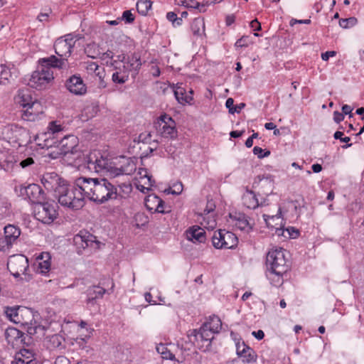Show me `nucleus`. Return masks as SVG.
<instances>
[{"instance_id":"f3484780","label":"nucleus","mask_w":364,"mask_h":364,"mask_svg":"<svg viewBox=\"0 0 364 364\" xmlns=\"http://www.w3.org/2000/svg\"><path fill=\"white\" fill-rule=\"evenodd\" d=\"M236 352L239 358L244 363H252L256 360V355L252 348L247 346L245 342L236 343Z\"/></svg>"},{"instance_id":"72a5a7b5","label":"nucleus","mask_w":364,"mask_h":364,"mask_svg":"<svg viewBox=\"0 0 364 364\" xmlns=\"http://www.w3.org/2000/svg\"><path fill=\"white\" fill-rule=\"evenodd\" d=\"M156 351L161 354L163 359L173 360L175 355L168 349L166 345L159 343L156 346Z\"/></svg>"},{"instance_id":"49530a36","label":"nucleus","mask_w":364,"mask_h":364,"mask_svg":"<svg viewBox=\"0 0 364 364\" xmlns=\"http://www.w3.org/2000/svg\"><path fill=\"white\" fill-rule=\"evenodd\" d=\"M65 127L58 121H52L49 123L48 129L53 134H57L63 131Z\"/></svg>"},{"instance_id":"b1692460","label":"nucleus","mask_w":364,"mask_h":364,"mask_svg":"<svg viewBox=\"0 0 364 364\" xmlns=\"http://www.w3.org/2000/svg\"><path fill=\"white\" fill-rule=\"evenodd\" d=\"M126 66L129 68L134 77L138 73L142 65L141 56L137 53H134L128 55L125 63Z\"/></svg>"},{"instance_id":"0eeeda50","label":"nucleus","mask_w":364,"mask_h":364,"mask_svg":"<svg viewBox=\"0 0 364 364\" xmlns=\"http://www.w3.org/2000/svg\"><path fill=\"white\" fill-rule=\"evenodd\" d=\"M80 38L79 35L74 33H68L58 38L54 43L55 53L67 60L68 58L70 56L76 42Z\"/></svg>"},{"instance_id":"09e8293b","label":"nucleus","mask_w":364,"mask_h":364,"mask_svg":"<svg viewBox=\"0 0 364 364\" xmlns=\"http://www.w3.org/2000/svg\"><path fill=\"white\" fill-rule=\"evenodd\" d=\"M166 191L172 195H179L183 191V184L181 182L174 183L172 187H170Z\"/></svg>"},{"instance_id":"393cba45","label":"nucleus","mask_w":364,"mask_h":364,"mask_svg":"<svg viewBox=\"0 0 364 364\" xmlns=\"http://www.w3.org/2000/svg\"><path fill=\"white\" fill-rule=\"evenodd\" d=\"M50 256L49 253L43 252L36 258V265L38 272L46 274L48 272L50 267Z\"/></svg>"},{"instance_id":"37998d69","label":"nucleus","mask_w":364,"mask_h":364,"mask_svg":"<svg viewBox=\"0 0 364 364\" xmlns=\"http://www.w3.org/2000/svg\"><path fill=\"white\" fill-rule=\"evenodd\" d=\"M11 77V72L9 68L4 65H0V84L7 83Z\"/></svg>"},{"instance_id":"cd10ccee","label":"nucleus","mask_w":364,"mask_h":364,"mask_svg":"<svg viewBox=\"0 0 364 364\" xmlns=\"http://www.w3.org/2000/svg\"><path fill=\"white\" fill-rule=\"evenodd\" d=\"M107 291L102 287L93 286L87 289V303L95 304L98 299L103 297Z\"/></svg>"},{"instance_id":"a211bd4d","label":"nucleus","mask_w":364,"mask_h":364,"mask_svg":"<svg viewBox=\"0 0 364 364\" xmlns=\"http://www.w3.org/2000/svg\"><path fill=\"white\" fill-rule=\"evenodd\" d=\"M242 204L249 209H256L259 206H264L268 205L267 203V200L264 199L261 202H259V200L255 193L254 191L247 189L246 191L243 193L242 197Z\"/></svg>"},{"instance_id":"f257e3e1","label":"nucleus","mask_w":364,"mask_h":364,"mask_svg":"<svg viewBox=\"0 0 364 364\" xmlns=\"http://www.w3.org/2000/svg\"><path fill=\"white\" fill-rule=\"evenodd\" d=\"M87 168L90 171L105 173L106 178H92L88 177L77 178L76 185L84 191L85 198L97 203H103L108 200L117 199L120 193H117V184L114 178L125 174L124 169L115 167L114 163L108 155L100 152L91 153L87 158Z\"/></svg>"},{"instance_id":"aec40b11","label":"nucleus","mask_w":364,"mask_h":364,"mask_svg":"<svg viewBox=\"0 0 364 364\" xmlns=\"http://www.w3.org/2000/svg\"><path fill=\"white\" fill-rule=\"evenodd\" d=\"M230 218L234 223V225L241 230L249 232L252 229L249 222L248 217L242 213H230Z\"/></svg>"},{"instance_id":"4468645a","label":"nucleus","mask_w":364,"mask_h":364,"mask_svg":"<svg viewBox=\"0 0 364 364\" xmlns=\"http://www.w3.org/2000/svg\"><path fill=\"white\" fill-rule=\"evenodd\" d=\"M21 235L18 228L8 225L4 228V237L0 240V250H6L9 249L16 242Z\"/></svg>"},{"instance_id":"a19ab883","label":"nucleus","mask_w":364,"mask_h":364,"mask_svg":"<svg viewBox=\"0 0 364 364\" xmlns=\"http://www.w3.org/2000/svg\"><path fill=\"white\" fill-rule=\"evenodd\" d=\"M63 337L58 334H54L48 338V348H57L61 346Z\"/></svg>"},{"instance_id":"052dcab7","label":"nucleus","mask_w":364,"mask_h":364,"mask_svg":"<svg viewBox=\"0 0 364 364\" xmlns=\"http://www.w3.org/2000/svg\"><path fill=\"white\" fill-rule=\"evenodd\" d=\"M215 205L212 200H208L206 208L204 210V214H208L215 210Z\"/></svg>"},{"instance_id":"774afa93","label":"nucleus","mask_w":364,"mask_h":364,"mask_svg":"<svg viewBox=\"0 0 364 364\" xmlns=\"http://www.w3.org/2000/svg\"><path fill=\"white\" fill-rule=\"evenodd\" d=\"M151 73L155 77H159L161 74V70H160V68H159V66L152 65L151 68Z\"/></svg>"},{"instance_id":"2eb2a0df","label":"nucleus","mask_w":364,"mask_h":364,"mask_svg":"<svg viewBox=\"0 0 364 364\" xmlns=\"http://www.w3.org/2000/svg\"><path fill=\"white\" fill-rule=\"evenodd\" d=\"M75 242L81 245L83 249L92 247L95 250L100 248V242L97 237L87 231H80L74 237Z\"/></svg>"},{"instance_id":"473e14b6","label":"nucleus","mask_w":364,"mask_h":364,"mask_svg":"<svg viewBox=\"0 0 364 364\" xmlns=\"http://www.w3.org/2000/svg\"><path fill=\"white\" fill-rule=\"evenodd\" d=\"M144 204L147 210L154 213L155 210H158V206L161 204V198L156 195H149L146 197Z\"/></svg>"},{"instance_id":"bf43d9fd","label":"nucleus","mask_w":364,"mask_h":364,"mask_svg":"<svg viewBox=\"0 0 364 364\" xmlns=\"http://www.w3.org/2000/svg\"><path fill=\"white\" fill-rule=\"evenodd\" d=\"M33 163H34V161H33V158L28 157L26 159L22 160L19 163V166L24 168H26V167L32 165Z\"/></svg>"},{"instance_id":"7c9ffc66","label":"nucleus","mask_w":364,"mask_h":364,"mask_svg":"<svg viewBox=\"0 0 364 364\" xmlns=\"http://www.w3.org/2000/svg\"><path fill=\"white\" fill-rule=\"evenodd\" d=\"M191 30L196 36H202L205 34V22L203 18H196L191 24Z\"/></svg>"},{"instance_id":"603ef678","label":"nucleus","mask_w":364,"mask_h":364,"mask_svg":"<svg viewBox=\"0 0 364 364\" xmlns=\"http://www.w3.org/2000/svg\"><path fill=\"white\" fill-rule=\"evenodd\" d=\"M171 211V206L166 205L164 201L161 198V204L158 206V210H155L154 213H168Z\"/></svg>"},{"instance_id":"2f4dec72","label":"nucleus","mask_w":364,"mask_h":364,"mask_svg":"<svg viewBox=\"0 0 364 364\" xmlns=\"http://www.w3.org/2000/svg\"><path fill=\"white\" fill-rule=\"evenodd\" d=\"M176 4L180 6H183L188 9H196L199 11V12H205V4H200L196 0H175Z\"/></svg>"},{"instance_id":"c03bdc74","label":"nucleus","mask_w":364,"mask_h":364,"mask_svg":"<svg viewBox=\"0 0 364 364\" xmlns=\"http://www.w3.org/2000/svg\"><path fill=\"white\" fill-rule=\"evenodd\" d=\"M128 80L129 78L127 77L124 73H120L117 70H114V72L112 73V80L115 84L122 85L125 83Z\"/></svg>"},{"instance_id":"680f3d73","label":"nucleus","mask_w":364,"mask_h":364,"mask_svg":"<svg viewBox=\"0 0 364 364\" xmlns=\"http://www.w3.org/2000/svg\"><path fill=\"white\" fill-rule=\"evenodd\" d=\"M344 119L343 114L339 112L338 111H335L333 112V120L336 123H340Z\"/></svg>"},{"instance_id":"a878e982","label":"nucleus","mask_w":364,"mask_h":364,"mask_svg":"<svg viewBox=\"0 0 364 364\" xmlns=\"http://www.w3.org/2000/svg\"><path fill=\"white\" fill-rule=\"evenodd\" d=\"M16 161L14 160V157L6 151H0V168L4 169L5 171H11L14 166Z\"/></svg>"},{"instance_id":"5fc2aeb1","label":"nucleus","mask_w":364,"mask_h":364,"mask_svg":"<svg viewBox=\"0 0 364 364\" xmlns=\"http://www.w3.org/2000/svg\"><path fill=\"white\" fill-rule=\"evenodd\" d=\"M173 122L174 120L172 119V117H171L169 115L166 114H164L160 116L157 124H159V126H161L163 124H165V123H166V124H168L169 123Z\"/></svg>"},{"instance_id":"423d86ee","label":"nucleus","mask_w":364,"mask_h":364,"mask_svg":"<svg viewBox=\"0 0 364 364\" xmlns=\"http://www.w3.org/2000/svg\"><path fill=\"white\" fill-rule=\"evenodd\" d=\"M58 206L54 201L41 202L36 205L34 209L35 218L44 224H51L58 215Z\"/></svg>"},{"instance_id":"c9c22d12","label":"nucleus","mask_w":364,"mask_h":364,"mask_svg":"<svg viewBox=\"0 0 364 364\" xmlns=\"http://www.w3.org/2000/svg\"><path fill=\"white\" fill-rule=\"evenodd\" d=\"M152 2L150 0H139L136 2V10L139 14L146 16L151 8Z\"/></svg>"},{"instance_id":"0e129e2a","label":"nucleus","mask_w":364,"mask_h":364,"mask_svg":"<svg viewBox=\"0 0 364 364\" xmlns=\"http://www.w3.org/2000/svg\"><path fill=\"white\" fill-rule=\"evenodd\" d=\"M225 106L228 109L229 112L231 114H233L232 110H233L235 105H234V100L232 98L230 97L226 100Z\"/></svg>"},{"instance_id":"6e6552de","label":"nucleus","mask_w":364,"mask_h":364,"mask_svg":"<svg viewBox=\"0 0 364 364\" xmlns=\"http://www.w3.org/2000/svg\"><path fill=\"white\" fill-rule=\"evenodd\" d=\"M53 79V73L48 66H39L32 73L28 85L37 90H42L46 88Z\"/></svg>"},{"instance_id":"ddd939ff","label":"nucleus","mask_w":364,"mask_h":364,"mask_svg":"<svg viewBox=\"0 0 364 364\" xmlns=\"http://www.w3.org/2000/svg\"><path fill=\"white\" fill-rule=\"evenodd\" d=\"M41 182L48 191L54 192V196L58 193L59 188H63L66 181L55 173H47L43 176Z\"/></svg>"},{"instance_id":"f8f14e48","label":"nucleus","mask_w":364,"mask_h":364,"mask_svg":"<svg viewBox=\"0 0 364 364\" xmlns=\"http://www.w3.org/2000/svg\"><path fill=\"white\" fill-rule=\"evenodd\" d=\"M20 194L36 205L42 202L45 198L43 190L40 186L35 183L29 184L27 186H21Z\"/></svg>"},{"instance_id":"6ab92c4d","label":"nucleus","mask_w":364,"mask_h":364,"mask_svg":"<svg viewBox=\"0 0 364 364\" xmlns=\"http://www.w3.org/2000/svg\"><path fill=\"white\" fill-rule=\"evenodd\" d=\"M61 154H74L77 151V138L74 135L65 136L60 141Z\"/></svg>"},{"instance_id":"7ed1b4c3","label":"nucleus","mask_w":364,"mask_h":364,"mask_svg":"<svg viewBox=\"0 0 364 364\" xmlns=\"http://www.w3.org/2000/svg\"><path fill=\"white\" fill-rule=\"evenodd\" d=\"M76 183L77 178L73 185L68 184L66 182L65 185H63V188H59L58 193L55 197L58 198V203L62 206L72 210H80L85 205L84 191Z\"/></svg>"},{"instance_id":"bb28decb","label":"nucleus","mask_w":364,"mask_h":364,"mask_svg":"<svg viewBox=\"0 0 364 364\" xmlns=\"http://www.w3.org/2000/svg\"><path fill=\"white\" fill-rule=\"evenodd\" d=\"M65 58L60 57L58 58L55 55L39 60L40 66H48L51 70L53 68H62L65 65Z\"/></svg>"},{"instance_id":"a18cd8bd","label":"nucleus","mask_w":364,"mask_h":364,"mask_svg":"<svg viewBox=\"0 0 364 364\" xmlns=\"http://www.w3.org/2000/svg\"><path fill=\"white\" fill-rule=\"evenodd\" d=\"M111 65L113 67L114 70H117L120 73H124L127 77L129 78V74L131 73V70L126 66L125 64H121L116 61L111 62Z\"/></svg>"},{"instance_id":"6e6d98bb","label":"nucleus","mask_w":364,"mask_h":364,"mask_svg":"<svg viewBox=\"0 0 364 364\" xmlns=\"http://www.w3.org/2000/svg\"><path fill=\"white\" fill-rule=\"evenodd\" d=\"M252 151H253L254 154L257 155L259 159H262V158L267 157L270 155L269 151H266L263 154V149L259 146H255L253 148Z\"/></svg>"},{"instance_id":"4c0bfd02","label":"nucleus","mask_w":364,"mask_h":364,"mask_svg":"<svg viewBox=\"0 0 364 364\" xmlns=\"http://www.w3.org/2000/svg\"><path fill=\"white\" fill-rule=\"evenodd\" d=\"M174 95L177 101L181 104L189 103L191 99L184 97L186 95V91L183 87L177 86L173 90Z\"/></svg>"},{"instance_id":"4be33fe9","label":"nucleus","mask_w":364,"mask_h":364,"mask_svg":"<svg viewBox=\"0 0 364 364\" xmlns=\"http://www.w3.org/2000/svg\"><path fill=\"white\" fill-rule=\"evenodd\" d=\"M186 237L188 240L193 242H205V231L198 225H194L186 230Z\"/></svg>"},{"instance_id":"338daca9","label":"nucleus","mask_w":364,"mask_h":364,"mask_svg":"<svg viewBox=\"0 0 364 364\" xmlns=\"http://www.w3.org/2000/svg\"><path fill=\"white\" fill-rule=\"evenodd\" d=\"M336 53L335 51H326L321 54V58L323 60H328L330 57H333L336 55Z\"/></svg>"},{"instance_id":"864d4df0","label":"nucleus","mask_w":364,"mask_h":364,"mask_svg":"<svg viewBox=\"0 0 364 364\" xmlns=\"http://www.w3.org/2000/svg\"><path fill=\"white\" fill-rule=\"evenodd\" d=\"M356 21L355 18H341L339 20V25L343 28H347L349 27V24L353 25Z\"/></svg>"},{"instance_id":"412c9836","label":"nucleus","mask_w":364,"mask_h":364,"mask_svg":"<svg viewBox=\"0 0 364 364\" xmlns=\"http://www.w3.org/2000/svg\"><path fill=\"white\" fill-rule=\"evenodd\" d=\"M5 338L8 343L17 346L24 342V333L14 327H9L5 331Z\"/></svg>"},{"instance_id":"58836bf2","label":"nucleus","mask_w":364,"mask_h":364,"mask_svg":"<svg viewBox=\"0 0 364 364\" xmlns=\"http://www.w3.org/2000/svg\"><path fill=\"white\" fill-rule=\"evenodd\" d=\"M114 183L117 184V187L119 188V192L121 196H118V197L120 198H125L126 196H127L129 193H131L132 190V186L130 183H119V181H115L114 179Z\"/></svg>"},{"instance_id":"e433bc0d","label":"nucleus","mask_w":364,"mask_h":364,"mask_svg":"<svg viewBox=\"0 0 364 364\" xmlns=\"http://www.w3.org/2000/svg\"><path fill=\"white\" fill-rule=\"evenodd\" d=\"M263 218L265 220V222L267 223V225L268 227H271L272 228H275V233H277L278 235H283L284 230L282 228L274 227L272 224V221L274 222L276 220H280L281 219L280 216H279L278 215L270 216V215L264 214L263 215Z\"/></svg>"},{"instance_id":"79ce46f5","label":"nucleus","mask_w":364,"mask_h":364,"mask_svg":"<svg viewBox=\"0 0 364 364\" xmlns=\"http://www.w3.org/2000/svg\"><path fill=\"white\" fill-rule=\"evenodd\" d=\"M85 53L91 58H96L100 54L98 46L95 43L87 45L85 48Z\"/></svg>"},{"instance_id":"8fccbe9b","label":"nucleus","mask_w":364,"mask_h":364,"mask_svg":"<svg viewBox=\"0 0 364 364\" xmlns=\"http://www.w3.org/2000/svg\"><path fill=\"white\" fill-rule=\"evenodd\" d=\"M343 132L337 131L334 133L333 137L336 139H340L341 141L348 143L350 139L348 136L343 137ZM352 146V144H346V145L342 146L343 149H347Z\"/></svg>"},{"instance_id":"9b49d317","label":"nucleus","mask_w":364,"mask_h":364,"mask_svg":"<svg viewBox=\"0 0 364 364\" xmlns=\"http://www.w3.org/2000/svg\"><path fill=\"white\" fill-rule=\"evenodd\" d=\"M7 267L15 277H18L28 268V259L22 255H13L8 260Z\"/></svg>"},{"instance_id":"39448f33","label":"nucleus","mask_w":364,"mask_h":364,"mask_svg":"<svg viewBox=\"0 0 364 364\" xmlns=\"http://www.w3.org/2000/svg\"><path fill=\"white\" fill-rule=\"evenodd\" d=\"M209 328L210 326L203 324L198 330L193 329L188 334L189 341L204 352L210 350L212 340L214 338L215 333Z\"/></svg>"},{"instance_id":"69168bd1","label":"nucleus","mask_w":364,"mask_h":364,"mask_svg":"<svg viewBox=\"0 0 364 364\" xmlns=\"http://www.w3.org/2000/svg\"><path fill=\"white\" fill-rule=\"evenodd\" d=\"M250 27L254 31H260L262 29L261 24L257 19H254L250 22Z\"/></svg>"},{"instance_id":"c756f323","label":"nucleus","mask_w":364,"mask_h":364,"mask_svg":"<svg viewBox=\"0 0 364 364\" xmlns=\"http://www.w3.org/2000/svg\"><path fill=\"white\" fill-rule=\"evenodd\" d=\"M159 132L161 136L165 138L174 139L177 136V130L176 129V123H169L168 124H163L159 126Z\"/></svg>"},{"instance_id":"de8ad7c7","label":"nucleus","mask_w":364,"mask_h":364,"mask_svg":"<svg viewBox=\"0 0 364 364\" xmlns=\"http://www.w3.org/2000/svg\"><path fill=\"white\" fill-rule=\"evenodd\" d=\"M31 102H33L29 95L19 94V105L25 109L30 105Z\"/></svg>"},{"instance_id":"f704fd0d","label":"nucleus","mask_w":364,"mask_h":364,"mask_svg":"<svg viewBox=\"0 0 364 364\" xmlns=\"http://www.w3.org/2000/svg\"><path fill=\"white\" fill-rule=\"evenodd\" d=\"M284 274L269 271L268 278L273 286L279 287L284 282Z\"/></svg>"},{"instance_id":"13d9d810","label":"nucleus","mask_w":364,"mask_h":364,"mask_svg":"<svg viewBox=\"0 0 364 364\" xmlns=\"http://www.w3.org/2000/svg\"><path fill=\"white\" fill-rule=\"evenodd\" d=\"M87 70L89 73H94L97 75V72L100 71L99 68V65L95 63L92 62L89 63L87 66Z\"/></svg>"},{"instance_id":"f03ea898","label":"nucleus","mask_w":364,"mask_h":364,"mask_svg":"<svg viewBox=\"0 0 364 364\" xmlns=\"http://www.w3.org/2000/svg\"><path fill=\"white\" fill-rule=\"evenodd\" d=\"M6 316L16 323H21L30 336L38 333L43 334L45 328L34 320L33 314L29 309L20 307H7L5 310Z\"/></svg>"},{"instance_id":"9d476101","label":"nucleus","mask_w":364,"mask_h":364,"mask_svg":"<svg viewBox=\"0 0 364 364\" xmlns=\"http://www.w3.org/2000/svg\"><path fill=\"white\" fill-rule=\"evenodd\" d=\"M6 134L10 140L18 143L20 146L26 145L31 142L29 131L22 127L12 124L6 128Z\"/></svg>"},{"instance_id":"20e7f679","label":"nucleus","mask_w":364,"mask_h":364,"mask_svg":"<svg viewBox=\"0 0 364 364\" xmlns=\"http://www.w3.org/2000/svg\"><path fill=\"white\" fill-rule=\"evenodd\" d=\"M268 271L286 274L289 270V264L286 259V251L283 248L270 250L266 257Z\"/></svg>"},{"instance_id":"e2e57ef3","label":"nucleus","mask_w":364,"mask_h":364,"mask_svg":"<svg viewBox=\"0 0 364 364\" xmlns=\"http://www.w3.org/2000/svg\"><path fill=\"white\" fill-rule=\"evenodd\" d=\"M352 110H353L352 107L348 105H344L342 107V114H343V115L348 114L349 117H353Z\"/></svg>"},{"instance_id":"5701e85b","label":"nucleus","mask_w":364,"mask_h":364,"mask_svg":"<svg viewBox=\"0 0 364 364\" xmlns=\"http://www.w3.org/2000/svg\"><path fill=\"white\" fill-rule=\"evenodd\" d=\"M40 103L38 102H31L30 105L26 109H22L21 117L23 119L33 122L39 117L41 112L38 110Z\"/></svg>"},{"instance_id":"ea45409f","label":"nucleus","mask_w":364,"mask_h":364,"mask_svg":"<svg viewBox=\"0 0 364 364\" xmlns=\"http://www.w3.org/2000/svg\"><path fill=\"white\" fill-rule=\"evenodd\" d=\"M205 325L210 326L212 331L214 333H218L221 328L222 322L218 316H213L210 317V321L204 323Z\"/></svg>"},{"instance_id":"3c124183","label":"nucleus","mask_w":364,"mask_h":364,"mask_svg":"<svg viewBox=\"0 0 364 364\" xmlns=\"http://www.w3.org/2000/svg\"><path fill=\"white\" fill-rule=\"evenodd\" d=\"M250 43V37L248 36H243L235 42V46L237 48L247 47Z\"/></svg>"},{"instance_id":"dca6fc26","label":"nucleus","mask_w":364,"mask_h":364,"mask_svg":"<svg viewBox=\"0 0 364 364\" xmlns=\"http://www.w3.org/2000/svg\"><path fill=\"white\" fill-rule=\"evenodd\" d=\"M65 86L71 93L76 95H82L87 91V87L81 77L75 75L67 80Z\"/></svg>"},{"instance_id":"c85d7f7f","label":"nucleus","mask_w":364,"mask_h":364,"mask_svg":"<svg viewBox=\"0 0 364 364\" xmlns=\"http://www.w3.org/2000/svg\"><path fill=\"white\" fill-rule=\"evenodd\" d=\"M16 364H37L34 353L28 349H22L16 358Z\"/></svg>"},{"instance_id":"1a4fd4ad","label":"nucleus","mask_w":364,"mask_h":364,"mask_svg":"<svg viewBox=\"0 0 364 364\" xmlns=\"http://www.w3.org/2000/svg\"><path fill=\"white\" fill-rule=\"evenodd\" d=\"M212 242L216 249H233L237 247L238 239L232 232L219 230L213 232Z\"/></svg>"},{"instance_id":"4d7b16f0","label":"nucleus","mask_w":364,"mask_h":364,"mask_svg":"<svg viewBox=\"0 0 364 364\" xmlns=\"http://www.w3.org/2000/svg\"><path fill=\"white\" fill-rule=\"evenodd\" d=\"M122 19L125 21L126 23H132L134 21V17L131 11L126 10L122 14Z\"/></svg>"}]
</instances>
